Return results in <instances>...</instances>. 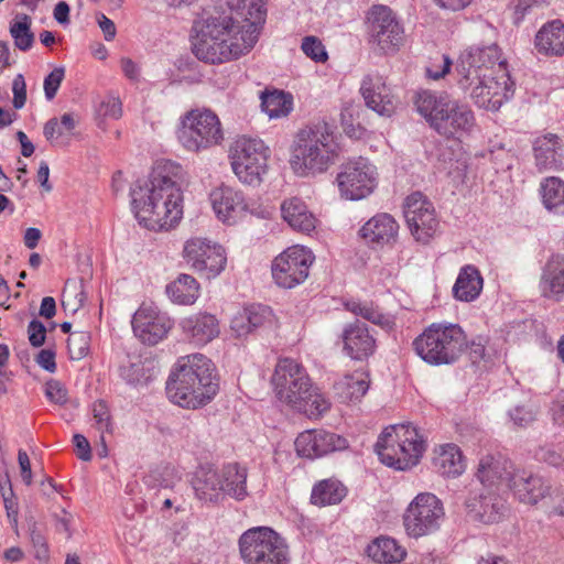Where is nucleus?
I'll return each mask as SVG.
<instances>
[{
    "mask_svg": "<svg viewBox=\"0 0 564 564\" xmlns=\"http://www.w3.org/2000/svg\"><path fill=\"white\" fill-rule=\"evenodd\" d=\"M543 296L560 301L564 295V257L552 256L546 262L540 282Z\"/></svg>",
    "mask_w": 564,
    "mask_h": 564,
    "instance_id": "32",
    "label": "nucleus"
},
{
    "mask_svg": "<svg viewBox=\"0 0 564 564\" xmlns=\"http://www.w3.org/2000/svg\"><path fill=\"white\" fill-rule=\"evenodd\" d=\"M28 335L31 346L41 347L46 339V328L42 322L33 319L28 326Z\"/></svg>",
    "mask_w": 564,
    "mask_h": 564,
    "instance_id": "59",
    "label": "nucleus"
},
{
    "mask_svg": "<svg viewBox=\"0 0 564 564\" xmlns=\"http://www.w3.org/2000/svg\"><path fill=\"white\" fill-rule=\"evenodd\" d=\"M180 326L184 335L194 344L205 345L220 333L219 321L209 313H196L183 318Z\"/></svg>",
    "mask_w": 564,
    "mask_h": 564,
    "instance_id": "28",
    "label": "nucleus"
},
{
    "mask_svg": "<svg viewBox=\"0 0 564 564\" xmlns=\"http://www.w3.org/2000/svg\"><path fill=\"white\" fill-rule=\"evenodd\" d=\"M336 180L341 196L359 200L369 196L377 187L378 171L368 159L359 156L345 163Z\"/></svg>",
    "mask_w": 564,
    "mask_h": 564,
    "instance_id": "14",
    "label": "nucleus"
},
{
    "mask_svg": "<svg viewBox=\"0 0 564 564\" xmlns=\"http://www.w3.org/2000/svg\"><path fill=\"white\" fill-rule=\"evenodd\" d=\"M346 487L338 480L325 479L314 486L311 501L316 506L339 503L346 496Z\"/></svg>",
    "mask_w": 564,
    "mask_h": 564,
    "instance_id": "43",
    "label": "nucleus"
},
{
    "mask_svg": "<svg viewBox=\"0 0 564 564\" xmlns=\"http://www.w3.org/2000/svg\"><path fill=\"white\" fill-rule=\"evenodd\" d=\"M120 377L130 384H145L155 375L154 361L134 357L120 366Z\"/></svg>",
    "mask_w": 564,
    "mask_h": 564,
    "instance_id": "40",
    "label": "nucleus"
},
{
    "mask_svg": "<svg viewBox=\"0 0 564 564\" xmlns=\"http://www.w3.org/2000/svg\"><path fill=\"white\" fill-rule=\"evenodd\" d=\"M265 11L259 1L224 0L198 23L193 52L198 59L218 64L249 53L260 34Z\"/></svg>",
    "mask_w": 564,
    "mask_h": 564,
    "instance_id": "1",
    "label": "nucleus"
},
{
    "mask_svg": "<svg viewBox=\"0 0 564 564\" xmlns=\"http://www.w3.org/2000/svg\"><path fill=\"white\" fill-rule=\"evenodd\" d=\"M362 112V109L359 105H355L352 102L347 104L340 113V120L341 124L345 128V131L347 133H352L354 128V121L357 119V126H360V122L358 121L360 113Z\"/></svg>",
    "mask_w": 564,
    "mask_h": 564,
    "instance_id": "56",
    "label": "nucleus"
},
{
    "mask_svg": "<svg viewBox=\"0 0 564 564\" xmlns=\"http://www.w3.org/2000/svg\"><path fill=\"white\" fill-rule=\"evenodd\" d=\"M199 293V285L195 278L189 274H180V276L166 285V294L170 300L176 304L191 305Z\"/></svg>",
    "mask_w": 564,
    "mask_h": 564,
    "instance_id": "41",
    "label": "nucleus"
},
{
    "mask_svg": "<svg viewBox=\"0 0 564 564\" xmlns=\"http://www.w3.org/2000/svg\"><path fill=\"white\" fill-rule=\"evenodd\" d=\"M77 123L76 118L73 113H64L61 120L57 118L50 119L43 129V134L47 141L53 142L63 134L70 132L75 129Z\"/></svg>",
    "mask_w": 564,
    "mask_h": 564,
    "instance_id": "47",
    "label": "nucleus"
},
{
    "mask_svg": "<svg viewBox=\"0 0 564 564\" xmlns=\"http://www.w3.org/2000/svg\"><path fill=\"white\" fill-rule=\"evenodd\" d=\"M282 218L294 230L310 234L316 228L317 218L308 209L304 200L291 197L281 204Z\"/></svg>",
    "mask_w": 564,
    "mask_h": 564,
    "instance_id": "30",
    "label": "nucleus"
},
{
    "mask_svg": "<svg viewBox=\"0 0 564 564\" xmlns=\"http://www.w3.org/2000/svg\"><path fill=\"white\" fill-rule=\"evenodd\" d=\"M414 105L430 127L443 137L460 139L476 128L470 107L446 93L422 90L416 94Z\"/></svg>",
    "mask_w": 564,
    "mask_h": 564,
    "instance_id": "6",
    "label": "nucleus"
},
{
    "mask_svg": "<svg viewBox=\"0 0 564 564\" xmlns=\"http://www.w3.org/2000/svg\"><path fill=\"white\" fill-rule=\"evenodd\" d=\"M176 480L174 470L170 467L154 469L145 477V484L158 489L173 488Z\"/></svg>",
    "mask_w": 564,
    "mask_h": 564,
    "instance_id": "49",
    "label": "nucleus"
},
{
    "mask_svg": "<svg viewBox=\"0 0 564 564\" xmlns=\"http://www.w3.org/2000/svg\"><path fill=\"white\" fill-rule=\"evenodd\" d=\"M535 47L546 56L564 55V23L554 20L544 24L535 35Z\"/></svg>",
    "mask_w": 564,
    "mask_h": 564,
    "instance_id": "33",
    "label": "nucleus"
},
{
    "mask_svg": "<svg viewBox=\"0 0 564 564\" xmlns=\"http://www.w3.org/2000/svg\"><path fill=\"white\" fill-rule=\"evenodd\" d=\"M464 506L470 520L485 524L500 521L507 511L506 501L497 490L481 487L469 491Z\"/></svg>",
    "mask_w": 564,
    "mask_h": 564,
    "instance_id": "19",
    "label": "nucleus"
},
{
    "mask_svg": "<svg viewBox=\"0 0 564 564\" xmlns=\"http://www.w3.org/2000/svg\"><path fill=\"white\" fill-rule=\"evenodd\" d=\"M340 148L327 123L301 129L290 148V166L300 177L323 174L336 163Z\"/></svg>",
    "mask_w": 564,
    "mask_h": 564,
    "instance_id": "5",
    "label": "nucleus"
},
{
    "mask_svg": "<svg viewBox=\"0 0 564 564\" xmlns=\"http://www.w3.org/2000/svg\"><path fill=\"white\" fill-rule=\"evenodd\" d=\"M238 544L245 564H290L285 540L269 527L247 530Z\"/></svg>",
    "mask_w": 564,
    "mask_h": 564,
    "instance_id": "10",
    "label": "nucleus"
},
{
    "mask_svg": "<svg viewBox=\"0 0 564 564\" xmlns=\"http://www.w3.org/2000/svg\"><path fill=\"white\" fill-rule=\"evenodd\" d=\"M73 443L77 448V456L84 460L88 462L91 459V448L88 440L82 434H75L73 436Z\"/></svg>",
    "mask_w": 564,
    "mask_h": 564,
    "instance_id": "64",
    "label": "nucleus"
},
{
    "mask_svg": "<svg viewBox=\"0 0 564 564\" xmlns=\"http://www.w3.org/2000/svg\"><path fill=\"white\" fill-rule=\"evenodd\" d=\"M444 514L443 503L435 495L419 494L404 512L405 532L415 539L431 534L440 528Z\"/></svg>",
    "mask_w": 564,
    "mask_h": 564,
    "instance_id": "13",
    "label": "nucleus"
},
{
    "mask_svg": "<svg viewBox=\"0 0 564 564\" xmlns=\"http://www.w3.org/2000/svg\"><path fill=\"white\" fill-rule=\"evenodd\" d=\"M424 451V440L410 424L387 427L376 444V452L381 463L397 470H406L415 466Z\"/></svg>",
    "mask_w": 564,
    "mask_h": 564,
    "instance_id": "8",
    "label": "nucleus"
},
{
    "mask_svg": "<svg viewBox=\"0 0 564 564\" xmlns=\"http://www.w3.org/2000/svg\"><path fill=\"white\" fill-rule=\"evenodd\" d=\"M183 258L187 265L206 279L218 276L227 263L225 249L217 242L200 237L185 241Z\"/></svg>",
    "mask_w": 564,
    "mask_h": 564,
    "instance_id": "15",
    "label": "nucleus"
},
{
    "mask_svg": "<svg viewBox=\"0 0 564 564\" xmlns=\"http://www.w3.org/2000/svg\"><path fill=\"white\" fill-rule=\"evenodd\" d=\"M369 384L368 373L355 371L336 383V391L344 402H356L367 393Z\"/></svg>",
    "mask_w": 564,
    "mask_h": 564,
    "instance_id": "38",
    "label": "nucleus"
},
{
    "mask_svg": "<svg viewBox=\"0 0 564 564\" xmlns=\"http://www.w3.org/2000/svg\"><path fill=\"white\" fill-rule=\"evenodd\" d=\"M276 398L295 409L310 395L312 381L304 367L292 358L279 359L271 378Z\"/></svg>",
    "mask_w": 564,
    "mask_h": 564,
    "instance_id": "12",
    "label": "nucleus"
},
{
    "mask_svg": "<svg viewBox=\"0 0 564 564\" xmlns=\"http://www.w3.org/2000/svg\"><path fill=\"white\" fill-rule=\"evenodd\" d=\"M178 142L191 152H200L221 143L224 131L218 116L210 109H193L180 119Z\"/></svg>",
    "mask_w": 564,
    "mask_h": 564,
    "instance_id": "9",
    "label": "nucleus"
},
{
    "mask_svg": "<svg viewBox=\"0 0 564 564\" xmlns=\"http://www.w3.org/2000/svg\"><path fill=\"white\" fill-rule=\"evenodd\" d=\"M30 538L35 551V557L39 560L46 558L48 553L46 539L35 523L30 528Z\"/></svg>",
    "mask_w": 564,
    "mask_h": 564,
    "instance_id": "58",
    "label": "nucleus"
},
{
    "mask_svg": "<svg viewBox=\"0 0 564 564\" xmlns=\"http://www.w3.org/2000/svg\"><path fill=\"white\" fill-rule=\"evenodd\" d=\"M261 107L271 119L284 117L292 109V97L283 91L262 93Z\"/></svg>",
    "mask_w": 564,
    "mask_h": 564,
    "instance_id": "44",
    "label": "nucleus"
},
{
    "mask_svg": "<svg viewBox=\"0 0 564 564\" xmlns=\"http://www.w3.org/2000/svg\"><path fill=\"white\" fill-rule=\"evenodd\" d=\"M434 468L438 474L448 478L462 475L466 468L465 459L458 446L445 444L435 451Z\"/></svg>",
    "mask_w": 564,
    "mask_h": 564,
    "instance_id": "35",
    "label": "nucleus"
},
{
    "mask_svg": "<svg viewBox=\"0 0 564 564\" xmlns=\"http://www.w3.org/2000/svg\"><path fill=\"white\" fill-rule=\"evenodd\" d=\"M10 34L13 37L14 45L21 51H28L34 42V34L31 32V18L26 14L17 17L11 23Z\"/></svg>",
    "mask_w": 564,
    "mask_h": 564,
    "instance_id": "45",
    "label": "nucleus"
},
{
    "mask_svg": "<svg viewBox=\"0 0 564 564\" xmlns=\"http://www.w3.org/2000/svg\"><path fill=\"white\" fill-rule=\"evenodd\" d=\"M301 403L302 404H297L294 410L310 417L322 416L330 408V402L313 387L310 389V395L304 398Z\"/></svg>",
    "mask_w": 564,
    "mask_h": 564,
    "instance_id": "46",
    "label": "nucleus"
},
{
    "mask_svg": "<svg viewBox=\"0 0 564 564\" xmlns=\"http://www.w3.org/2000/svg\"><path fill=\"white\" fill-rule=\"evenodd\" d=\"M533 150L536 165L540 169H556L561 165L563 149L556 134L547 133L536 138Z\"/></svg>",
    "mask_w": 564,
    "mask_h": 564,
    "instance_id": "36",
    "label": "nucleus"
},
{
    "mask_svg": "<svg viewBox=\"0 0 564 564\" xmlns=\"http://www.w3.org/2000/svg\"><path fill=\"white\" fill-rule=\"evenodd\" d=\"M65 69L64 67H55L45 78H44V94L47 100H52L64 79Z\"/></svg>",
    "mask_w": 564,
    "mask_h": 564,
    "instance_id": "54",
    "label": "nucleus"
},
{
    "mask_svg": "<svg viewBox=\"0 0 564 564\" xmlns=\"http://www.w3.org/2000/svg\"><path fill=\"white\" fill-rule=\"evenodd\" d=\"M209 202L218 220L227 225H235L248 213H252L243 193L227 185L213 188Z\"/></svg>",
    "mask_w": 564,
    "mask_h": 564,
    "instance_id": "20",
    "label": "nucleus"
},
{
    "mask_svg": "<svg viewBox=\"0 0 564 564\" xmlns=\"http://www.w3.org/2000/svg\"><path fill=\"white\" fill-rule=\"evenodd\" d=\"M13 107L21 109L26 101V85L22 75H18L12 84Z\"/></svg>",
    "mask_w": 564,
    "mask_h": 564,
    "instance_id": "61",
    "label": "nucleus"
},
{
    "mask_svg": "<svg viewBox=\"0 0 564 564\" xmlns=\"http://www.w3.org/2000/svg\"><path fill=\"white\" fill-rule=\"evenodd\" d=\"M484 286V280L479 270L471 264L464 265L453 286L455 299L463 302L476 300Z\"/></svg>",
    "mask_w": 564,
    "mask_h": 564,
    "instance_id": "37",
    "label": "nucleus"
},
{
    "mask_svg": "<svg viewBox=\"0 0 564 564\" xmlns=\"http://www.w3.org/2000/svg\"><path fill=\"white\" fill-rule=\"evenodd\" d=\"M452 61L447 55H441L426 67V75L433 80H438L449 73Z\"/></svg>",
    "mask_w": 564,
    "mask_h": 564,
    "instance_id": "55",
    "label": "nucleus"
},
{
    "mask_svg": "<svg viewBox=\"0 0 564 564\" xmlns=\"http://www.w3.org/2000/svg\"><path fill=\"white\" fill-rule=\"evenodd\" d=\"M296 453L302 457H321L348 447V442L340 435L324 430L304 431L296 437Z\"/></svg>",
    "mask_w": 564,
    "mask_h": 564,
    "instance_id": "22",
    "label": "nucleus"
},
{
    "mask_svg": "<svg viewBox=\"0 0 564 564\" xmlns=\"http://www.w3.org/2000/svg\"><path fill=\"white\" fill-rule=\"evenodd\" d=\"M46 398L58 405H64L68 401V391L65 386L55 379H51L45 383Z\"/></svg>",
    "mask_w": 564,
    "mask_h": 564,
    "instance_id": "52",
    "label": "nucleus"
},
{
    "mask_svg": "<svg viewBox=\"0 0 564 564\" xmlns=\"http://www.w3.org/2000/svg\"><path fill=\"white\" fill-rule=\"evenodd\" d=\"M535 410L531 405H519L509 412L510 419L518 426H527L535 420Z\"/></svg>",
    "mask_w": 564,
    "mask_h": 564,
    "instance_id": "57",
    "label": "nucleus"
},
{
    "mask_svg": "<svg viewBox=\"0 0 564 564\" xmlns=\"http://www.w3.org/2000/svg\"><path fill=\"white\" fill-rule=\"evenodd\" d=\"M370 40L383 53H392L404 42V29L393 11L386 6H375L370 13Z\"/></svg>",
    "mask_w": 564,
    "mask_h": 564,
    "instance_id": "18",
    "label": "nucleus"
},
{
    "mask_svg": "<svg viewBox=\"0 0 564 564\" xmlns=\"http://www.w3.org/2000/svg\"><path fill=\"white\" fill-rule=\"evenodd\" d=\"M270 150L257 138L239 137L229 150L230 165L238 180L250 186L259 185L268 172Z\"/></svg>",
    "mask_w": 564,
    "mask_h": 564,
    "instance_id": "11",
    "label": "nucleus"
},
{
    "mask_svg": "<svg viewBox=\"0 0 564 564\" xmlns=\"http://www.w3.org/2000/svg\"><path fill=\"white\" fill-rule=\"evenodd\" d=\"M91 411L97 430L100 431L101 433H111L112 421L107 403L102 400H98L94 402Z\"/></svg>",
    "mask_w": 564,
    "mask_h": 564,
    "instance_id": "51",
    "label": "nucleus"
},
{
    "mask_svg": "<svg viewBox=\"0 0 564 564\" xmlns=\"http://www.w3.org/2000/svg\"><path fill=\"white\" fill-rule=\"evenodd\" d=\"M544 207L556 215H564V182L558 177H546L540 186Z\"/></svg>",
    "mask_w": 564,
    "mask_h": 564,
    "instance_id": "42",
    "label": "nucleus"
},
{
    "mask_svg": "<svg viewBox=\"0 0 564 564\" xmlns=\"http://www.w3.org/2000/svg\"><path fill=\"white\" fill-rule=\"evenodd\" d=\"M413 347L430 365H449L458 360L467 347V338L458 324L433 323L414 339Z\"/></svg>",
    "mask_w": 564,
    "mask_h": 564,
    "instance_id": "7",
    "label": "nucleus"
},
{
    "mask_svg": "<svg viewBox=\"0 0 564 564\" xmlns=\"http://www.w3.org/2000/svg\"><path fill=\"white\" fill-rule=\"evenodd\" d=\"M517 468L510 459L501 454H485L479 458L476 477L479 487L499 491L501 484L511 485Z\"/></svg>",
    "mask_w": 564,
    "mask_h": 564,
    "instance_id": "23",
    "label": "nucleus"
},
{
    "mask_svg": "<svg viewBox=\"0 0 564 564\" xmlns=\"http://www.w3.org/2000/svg\"><path fill=\"white\" fill-rule=\"evenodd\" d=\"M214 371V364L203 354L180 357L166 383L169 398L182 408L205 405L218 391Z\"/></svg>",
    "mask_w": 564,
    "mask_h": 564,
    "instance_id": "4",
    "label": "nucleus"
},
{
    "mask_svg": "<svg viewBox=\"0 0 564 564\" xmlns=\"http://www.w3.org/2000/svg\"><path fill=\"white\" fill-rule=\"evenodd\" d=\"M221 485L224 487V499L230 497L237 501L248 496L247 478L248 470L238 463H230L220 468Z\"/></svg>",
    "mask_w": 564,
    "mask_h": 564,
    "instance_id": "34",
    "label": "nucleus"
},
{
    "mask_svg": "<svg viewBox=\"0 0 564 564\" xmlns=\"http://www.w3.org/2000/svg\"><path fill=\"white\" fill-rule=\"evenodd\" d=\"M369 557L378 563H399L405 557V550L394 539L377 538L367 549Z\"/></svg>",
    "mask_w": 564,
    "mask_h": 564,
    "instance_id": "39",
    "label": "nucleus"
},
{
    "mask_svg": "<svg viewBox=\"0 0 564 564\" xmlns=\"http://www.w3.org/2000/svg\"><path fill=\"white\" fill-rule=\"evenodd\" d=\"M547 4L549 0H513V22L516 24L520 23L532 9L543 8Z\"/></svg>",
    "mask_w": 564,
    "mask_h": 564,
    "instance_id": "53",
    "label": "nucleus"
},
{
    "mask_svg": "<svg viewBox=\"0 0 564 564\" xmlns=\"http://www.w3.org/2000/svg\"><path fill=\"white\" fill-rule=\"evenodd\" d=\"M271 311L267 306L251 305L239 311L230 322V329L237 338L247 337L257 328L262 327Z\"/></svg>",
    "mask_w": 564,
    "mask_h": 564,
    "instance_id": "31",
    "label": "nucleus"
},
{
    "mask_svg": "<svg viewBox=\"0 0 564 564\" xmlns=\"http://www.w3.org/2000/svg\"><path fill=\"white\" fill-rule=\"evenodd\" d=\"M360 94L365 105L382 117H391L398 106V99L392 94L382 76L368 74L362 78Z\"/></svg>",
    "mask_w": 564,
    "mask_h": 564,
    "instance_id": "24",
    "label": "nucleus"
},
{
    "mask_svg": "<svg viewBox=\"0 0 564 564\" xmlns=\"http://www.w3.org/2000/svg\"><path fill=\"white\" fill-rule=\"evenodd\" d=\"M183 167L172 161L155 164L150 178L131 191L132 208L139 223L150 230H169L183 216Z\"/></svg>",
    "mask_w": 564,
    "mask_h": 564,
    "instance_id": "3",
    "label": "nucleus"
},
{
    "mask_svg": "<svg viewBox=\"0 0 564 564\" xmlns=\"http://www.w3.org/2000/svg\"><path fill=\"white\" fill-rule=\"evenodd\" d=\"M509 488L520 502L530 506H536L541 502L542 508H544L553 489L549 481L541 476L524 469H517Z\"/></svg>",
    "mask_w": 564,
    "mask_h": 564,
    "instance_id": "25",
    "label": "nucleus"
},
{
    "mask_svg": "<svg viewBox=\"0 0 564 564\" xmlns=\"http://www.w3.org/2000/svg\"><path fill=\"white\" fill-rule=\"evenodd\" d=\"M301 48L307 57L316 63H325L328 59L325 46L316 36H305L302 40Z\"/></svg>",
    "mask_w": 564,
    "mask_h": 564,
    "instance_id": "50",
    "label": "nucleus"
},
{
    "mask_svg": "<svg viewBox=\"0 0 564 564\" xmlns=\"http://www.w3.org/2000/svg\"><path fill=\"white\" fill-rule=\"evenodd\" d=\"M546 512L564 517V491L553 488L543 508Z\"/></svg>",
    "mask_w": 564,
    "mask_h": 564,
    "instance_id": "60",
    "label": "nucleus"
},
{
    "mask_svg": "<svg viewBox=\"0 0 564 564\" xmlns=\"http://www.w3.org/2000/svg\"><path fill=\"white\" fill-rule=\"evenodd\" d=\"M456 85L478 107L497 111L513 96V83L496 44L473 45L459 55Z\"/></svg>",
    "mask_w": 564,
    "mask_h": 564,
    "instance_id": "2",
    "label": "nucleus"
},
{
    "mask_svg": "<svg viewBox=\"0 0 564 564\" xmlns=\"http://www.w3.org/2000/svg\"><path fill=\"white\" fill-rule=\"evenodd\" d=\"M403 213L414 239L427 243L438 230V219L433 204L420 192L405 198Z\"/></svg>",
    "mask_w": 564,
    "mask_h": 564,
    "instance_id": "17",
    "label": "nucleus"
},
{
    "mask_svg": "<svg viewBox=\"0 0 564 564\" xmlns=\"http://www.w3.org/2000/svg\"><path fill=\"white\" fill-rule=\"evenodd\" d=\"M359 232L372 248L392 247L399 238V224L390 214L380 213L365 223Z\"/></svg>",
    "mask_w": 564,
    "mask_h": 564,
    "instance_id": "26",
    "label": "nucleus"
},
{
    "mask_svg": "<svg viewBox=\"0 0 564 564\" xmlns=\"http://www.w3.org/2000/svg\"><path fill=\"white\" fill-rule=\"evenodd\" d=\"M104 116L111 119H119L122 115V105L119 98L109 96L101 102Z\"/></svg>",
    "mask_w": 564,
    "mask_h": 564,
    "instance_id": "62",
    "label": "nucleus"
},
{
    "mask_svg": "<svg viewBox=\"0 0 564 564\" xmlns=\"http://www.w3.org/2000/svg\"><path fill=\"white\" fill-rule=\"evenodd\" d=\"M314 256L305 247L292 246L281 252L272 262L274 282L283 289H293L308 276Z\"/></svg>",
    "mask_w": 564,
    "mask_h": 564,
    "instance_id": "16",
    "label": "nucleus"
},
{
    "mask_svg": "<svg viewBox=\"0 0 564 564\" xmlns=\"http://www.w3.org/2000/svg\"><path fill=\"white\" fill-rule=\"evenodd\" d=\"M172 321L156 307L142 304L132 318L134 335L144 344L155 345L162 340L172 328Z\"/></svg>",
    "mask_w": 564,
    "mask_h": 564,
    "instance_id": "21",
    "label": "nucleus"
},
{
    "mask_svg": "<svg viewBox=\"0 0 564 564\" xmlns=\"http://www.w3.org/2000/svg\"><path fill=\"white\" fill-rule=\"evenodd\" d=\"M90 346V334L88 332H74L67 339L69 357L73 360H80L87 356Z\"/></svg>",
    "mask_w": 564,
    "mask_h": 564,
    "instance_id": "48",
    "label": "nucleus"
},
{
    "mask_svg": "<svg viewBox=\"0 0 564 564\" xmlns=\"http://www.w3.org/2000/svg\"><path fill=\"white\" fill-rule=\"evenodd\" d=\"M344 352L354 360H365L376 350V339L366 324L356 321L345 326L341 334Z\"/></svg>",
    "mask_w": 564,
    "mask_h": 564,
    "instance_id": "27",
    "label": "nucleus"
},
{
    "mask_svg": "<svg viewBox=\"0 0 564 564\" xmlns=\"http://www.w3.org/2000/svg\"><path fill=\"white\" fill-rule=\"evenodd\" d=\"M36 364L48 372H55V351L52 349H42L35 357Z\"/></svg>",
    "mask_w": 564,
    "mask_h": 564,
    "instance_id": "63",
    "label": "nucleus"
},
{
    "mask_svg": "<svg viewBox=\"0 0 564 564\" xmlns=\"http://www.w3.org/2000/svg\"><path fill=\"white\" fill-rule=\"evenodd\" d=\"M192 486L197 499L218 503L224 501L220 469L210 465L199 466L194 474Z\"/></svg>",
    "mask_w": 564,
    "mask_h": 564,
    "instance_id": "29",
    "label": "nucleus"
}]
</instances>
